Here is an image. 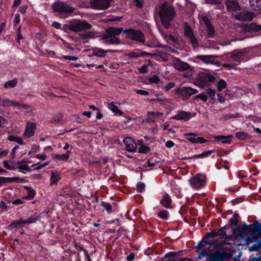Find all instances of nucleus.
Returning a JSON list of instances; mask_svg holds the SVG:
<instances>
[{
	"mask_svg": "<svg viewBox=\"0 0 261 261\" xmlns=\"http://www.w3.org/2000/svg\"><path fill=\"white\" fill-rule=\"evenodd\" d=\"M176 14L174 8L167 2H164L159 8V15L161 23L166 29H169L171 22Z\"/></svg>",
	"mask_w": 261,
	"mask_h": 261,
	"instance_id": "nucleus-1",
	"label": "nucleus"
},
{
	"mask_svg": "<svg viewBox=\"0 0 261 261\" xmlns=\"http://www.w3.org/2000/svg\"><path fill=\"white\" fill-rule=\"evenodd\" d=\"M251 224H242L241 226L233 229V232L240 237L244 239L246 244L249 245L253 242L252 236L255 233L261 234V232L253 230Z\"/></svg>",
	"mask_w": 261,
	"mask_h": 261,
	"instance_id": "nucleus-2",
	"label": "nucleus"
},
{
	"mask_svg": "<svg viewBox=\"0 0 261 261\" xmlns=\"http://www.w3.org/2000/svg\"><path fill=\"white\" fill-rule=\"evenodd\" d=\"M92 25L84 19H75L70 21L69 24H65L64 28L73 32H85L90 30Z\"/></svg>",
	"mask_w": 261,
	"mask_h": 261,
	"instance_id": "nucleus-3",
	"label": "nucleus"
},
{
	"mask_svg": "<svg viewBox=\"0 0 261 261\" xmlns=\"http://www.w3.org/2000/svg\"><path fill=\"white\" fill-rule=\"evenodd\" d=\"M248 54V51L246 48L234 49L225 55L226 60L225 61H229V59L230 58L237 63V65H239L241 62H246L249 59Z\"/></svg>",
	"mask_w": 261,
	"mask_h": 261,
	"instance_id": "nucleus-4",
	"label": "nucleus"
},
{
	"mask_svg": "<svg viewBox=\"0 0 261 261\" xmlns=\"http://www.w3.org/2000/svg\"><path fill=\"white\" fill-rule=\"evenodd\" d=\"M216 80L215 75L211 72H200L197 76V81L199 83L200 87H210L214 84Z\"/></svg>",
	"mask_w": 261,
	"mask_h": 261,
	"instance_id": "nucleus-5",
	"label": "nucleus"
},
{
	"mask_svg": "<svg viewBox=\"0 0 261 261\" xmlns=\"http://www.w3.org/2000/svg\"><path fill=\"white\" fill-rule=\"evenodd\" d=\"M198 90L190 87H180L174 89L175 94L178 95V97H181L183 100H187L191 95L198 93Z\"/></svg>",
	"mask_w": 261,
	"mask_h": 261,
	"instance_id": "nucleus-6",
	"label": "nucleus"
},
{
	"mask_svg": "<svg viewBox=\"0 0 261 261\" xmlns=\"http://www.w3.org/2000/svg\"><path fill=\"white\" fill-rule=\"evenodd\" d=\"M123 32L126 34L127 38L129 39L137 41L141 43H144L145 42V35L140 30L129 28L124 30Z\"/></svg>",
	"mask_w": 261,
	"mask_h": 261,
	"instance_id": "nucleus-7",
	"label": "nucleus"
},
{
	"mask_svg": "<svg viewBox=\"0 0 261 261\" xmlns=\"http://www.w3.org/2000/svg\"><path fill=\"white\" fill-rule=\"evenodd\" d=\"M52 7L54 12L60 13L70 14L75 10L74 7L69 6L66 3L60 1L55 3Z\"/></svg>",
	"mask_w": 261,
	"mask_h": 261,
	"instance_id": "nucleus-8",
	"label": "nucleus"
},
{
	"mask_svg": "<svg viewBox=\"0 0 261 261\" xmlns=\"http://www.w3.org/2000/svg\"><path fill=\"white\" fill-rule=\"evenodd\" d=\"M206 183L205 175L197 173L192 177L190 180L191 187L195 190L202 188Z\"/></svg>",
	"mask_w": 261,
	"mask_h": 261,
	"instance_id": "nucleus-9",
	"label": "nucleus"
},
{
	"mask_svg": "<svg viewBox=\"0 0 261 261\" xmlns=\"http://www.w3.org/2000/svg\"><path fill=\"white\" fill-rule=\"evenodd\" d=\"M232 254L224 251L216 250L211 253L206 261H220L231 258Z\"/></svg>",
	"mask_w": 261,
	"mask_h": 261,
	"instance_id": "nucleus-10",
	"label": "nucleus"
},
{
	"mask_svg": "<svg viewBox=\"0 0 261 261\" xmlns=\"http://www.w3.org/2000/svg\"><path fill=\"white\" fill-rule=\"evenodd\" d=\"M114 0H91V7L97 10H106L110 7L111 3Z\"/></svg>",
	"mask_w": 261,
	"mask_h": 261,
	"instance_id": "nucleus-11",
	"label": "nucleus"
},
{
	"mask_svg": "<svg viewBox=\"0 0 261 261\" xmlns=\"http://www.w3.org/2000/svg\"><path fill=\"white\" fill-rule=\"evenodd\" d=\"M195 113L193 115L190 112H187L185 111H178L176 115L171 117V119L176 120H183L184 121H188L192 117L195 115Z\"/></svg>",
	"mask_w": 261,
	"mask_h": 261,
	"instance_id": "nucleus-12",
	"label": "nucleus"
},
{
	"mask_svg": "<svg viewBox=\"0 0 261 261\" xmlns=\"http://www.w3.org/2000/svg\"><path fill=\"white\" fill-rule=\"evenodd\" d=\"M123 143L125 145V149L130 152H135L137 147L135 141L130 137H126L123 139Z\"/></svg>",
	"mask_w": 261,
	"mask_h": 261,
	"instance_id": "nucleus-13",
	"label": "nucleus"
},
{
	"mask_svg": "<svg viewBox=\"0 0 261 261\" xmlns=\"http://www.w3.org/2000/svg\"><path fill=\"white\" fill-rule=\"evenodd\" d=\"M233 17L240 21H251L254 18V14L249 11L241 12L234 15Z\"/></svg>",
	"mask_w": 261,
	"mask_h": 261,
	"instance_id": "nucleus-14",
	"label": "nucleus"
},
{
	"mask_svg": "<svg viewBox=\"0 0 261 261\" xmlns=\"http://www.w3.org/2000/svg\"><path fill=\"white\" fill-rule=\"evenodd\" d=\"M107 34L102 37V39H107L108 37H115L120 35L123 31L122 28H114L110 27L106 30Z\"/></svg>",
	"mask_w": 261,
	"mask_h": 261,
	"instance_id": "nucleus-15",
	"label": "nucleus"
},
{
	"mask_svg": "<svg viewBox=\"0 0 261 261\" xmlns=\"http://www.w3.org/2000/svg\"><path fill=\"white\" fill-rule=\"evenodd\" d=\"M10 106L13 107H21L24 109L27 108L26 105L23 104L21 105L20 103L11 100L8 98L0 97V107H8Z\"/></svg>",
	"mask_w": 261,
	"mask_h": 261,
	"instance_id": "nucleus-16",
	"label": "nucleus"
},
{
	"mask_svg": "<svg viewBox=\"0 0 261 261\" xmlns=\"http://www.w3.org/2000/svg\"><path fill=\"white\" fill-rule=\"evenodd\" d=\"M36 129V124L32 122H28L27 123L25 129L24 133V136L28 138H30L35 134Z\"/></svg>",
	"mask_w": 261,
	"mask_h": 261,
	"instance_id": "nucleus-17",
	"label": "nucleus"
},
{
	"mask_svg": "<svg viewBox=\"0 0 261 261\" xmlns=\"http://www.w3.org/2000/svg\"><path fill=\"white\" fill-rule=\"evenodd\" d=\"M92 55L96 56L99 58H103L106 56V53H118V51L117 50H105L102 48H100L98 47H93L92 48Z\"/></svg>",
	"mask_w": 261,
	"mask_h": 261,
	"instance_id": "nucleus-18",
	"label": "nucleus"
},
{
	"mask_svg": "<svg viewBox=\"0 0 261 261\" xmlns=\"http://www.w3.org/2000/svg\"><path fill=\"white\" fill-rule=\"evenodd\" d=\"M243 30L245 32L256 34L261 31V25H257L255 23L245 24L243 26Z\"/></svg>",
	"mask_w": 261,
	"mask_h": 261,
	"instance_id": "nucleus-19",
	"label": "nucleus"
},
{
	"mask_svg": "<svg viewBox=\"0 0 261 261\" xmlns=\"http://www.w3.org/2000/svg\"><path fill=\"white\" fill-rule=\"evenodd\" d=\"M225 5L228 12L237 11L241 9V6L236 0H227Z\"/></svg>",
	"mask_w": 261,
	"mask_h": 261,
	"instance_id": "nucleus-20",
	"label": "nucleus"
},
{
	"mask_svg": "<svg viewBox=\"0 0 261 261\" xmlns=\"http://www.w3.org/2000/svg\"><path fill=\"white\" fill-rule=\"evenodd\" d=\"M174 67L179 71H184L188 70L190 66L186 62L181 61L179 59H176L174 63Z\"/></svg>",
	"mask_w": 261,
	"mask_h": 261,
	"instance_id": "nucleus-21",
	"label": "nucleus"
},
{
	"mask_svg": "<svg viewBox=\"0 0 261 261\" xmlns=\"http://www.w3.org/2000/svg\"><path fill=\"white\" fill-rule=\"evenodd\" d=\"M172 202V200L171 199V198L168 193H165L162 196V199L160 201V203L164 207L167 208H169L171 207Z\"/></svg>",
	"mask_w": 261,
	"mask_h": 261,
	"instance_id": "nucleus-22",
	"label": "nucleus"
},
{
	"mask_svg": "<svg viewBox=\"0 0 261 261\" xmlns=\"http://www.w3.org/2000/svg\"><path fill=\"white\" fill-rule=\"evenodd\" d=\"M217 57L215 55H197L195 57L196 59H198L206 64H212L214 63V59Z\"/></svg>",
	"mask_w": 261,
	"mask_h": 261,
	"instance_id": "nucleus-23",
	"label": "nucleus"
},
{
	"mask_svg": "<svg viewBox=\"0 0 261 261\" xmlns=\"http://www.w3.org/2000/svg\"><path fill=\"white\" fill-rule=\"evenodd\" d=\"M232 137V136H223V135H215L213 137V138L217 140L221 141L222 143L223 144H229L231 143V138Z\"/></svg>",
	"mask_w": 261,
	"mask_h": 261,
	"instance_id": "nucleus-24",
	"label": "nucleus"
},
{
	"mask_svg": "<svg viewBox=\"0 0 261 261\" xmlns=\"http://www.w3.org/2000/svg\"><path fill=\"white\" fill-rule=\"evenodd\" d=\"M153 54L146 51L137 53L134 51L129 52L127 54V56L129 58H137L139 57H144L146 56H152Z\"/></svg>",
	"mask_w": 261,
	"mask_h": 261,
	"instance_id": "nucleus-25",
	"label": "nucleus"
},
{
	"mask_svg": "<svg viewBox=\"0 0 261 261\" xmlns=\"http://www.w3.org/2000/svg\"><path fill=\"white\" fill-rule=\"evenodd\" d=\"M61 173L59 171H51L50 177V185H54L61 179Z\"/></svg>",
	"mask_w": 261,
	"mask_h": 261,
	"instance_id": "nucleus-26",
	"label": "nucleus"
},
{
	"mask_svg": "<svg viewBox=\"0 0 261 261\" xmlns=\"http://www.w3.org/2000/svg\"><path fill=\"white\" fill-rule=\"evenodd\" d=\"M70 152H71L70 151L67 150L65 154H54L52 155V158L54 160L66 161L69 158Z\"/></svg>",
	"mask_w": 261,
	"mask_h": 261,
	"instance_id": "nucleus-27",
	"label": "nucleus"
},
{
	"mask_svg": "<svg viewBox=\"0 0 261 261\" xmlns=\"http://www.w3.org/2000/svg\"><path fill=\"white\" fill-rule=\"evenodd\" d=\"M23 226L24 225L23 222L22 221V219H19L18 220L13 221L11 224H10L7 226V229L12 230L14 228H17Z\"/></svg>",
	"mask_w": 261,
	"mask_h": 261,
	"instance_id": "nucleus-28",
	"label": "nucleus"
},
{
	"mask_svg": "<svg viewBox=\"0 0 261 261\" xmlns=\"http://www.w3.org/2000/svg\"><path fill=\"white\" fill-rule=\"evenodd\" d=\"M183 29L184 30V36L186 38H189L194 35L191 26L187 22L184 23Z\"/></svg>",
	"mask_w": 261,
	"mask_h": 261,
	"instance_id": "nucleus-29",
	"label": "nucleus"
},
{
	"mask_svg": "<svg viewBox=\"0 0 261 261\" xmlns=\"http://www.w3.org/2000/svg\"><path fill=\"white\" fill-rule=\"evenodd\" d=\"M104 43L108 45L110 44H120V39L116 37H108L107 39H102Z\"/></svg>",
	"mask_w": 261,
	"mask_h": 261,
	"instance_id": "nucleus-30",
	"label": "nucleus"
},
{
	"mask_svg": "<svg viewBox=\"0 0 261 261\" xmlns=\"http://www.w3.org/2000/svg\"><path fill=\"white\" fill-rule=\"evenodd\" d=\"M205 4L212 5H217V9H224V6L222 5L223 0H204Z\"/></svg>",
	"mask_w": 261,
	"mask_h": 261,
	"instance_id": "nucleus-31",
	"label": "nucleus"
},
{
	"mask_svg": "<svg viewBox=\"0 0 261 261\" xmlns=\"http://www.w3.org/2000/svg\"><path fill=\"white\" fill-rule=\"evenodd\" d=\"M64 122L63 119V115L61 113L55 115L54 117H52L51 120L50 121L52 123H56V124H62Z\"/></svg>",
	"mask_w": 261,
	"mask_h": 261,
	"instance_id": "nucleus-32",
	"label": "nucleus"
},
{
	"mask_svg": "<svg viewBox=\"0 0 261 261\" xmlns=\"http://www.w3.org/2000/svg\"><path fill=\"white\" fill-rule=\"evenodd\" d=\"M240 215L238 213H234L232 218L229 220L228 225H230V227L237 226L239 222V218Z\"/></svg>",
	"mask_w": 261,
	"mask_h": 261,
	"instance_id": "nucleus-33",
	"label": "nucleus"
},
{
	"mask_svg": "<svg viewBox=\"0 0 261 261\" xmlns=\"http://www.w3.org/2000/svg\"><path fill=\"white\" fill-rule=\"evenodd\" d=\"M108 108L113 112L118 114L120 116L123 115V112H122V111L119 110L118 106L115 105L113 102H111V103H109Z\"/></svg>",
	"mask_w": 261,
	"mask_h": 261,
	"instance_id": "nucleus-34",
	"label": "nucleus"
},
{
	"mask_svg": "<svg viewBox=\"0 0 261 261\" xmlns=\"http://www.w3.org/2000/svg\"><path fill=\"white\" fill-rule=\"evenodd\" d=\"M250 7L255 11L261 10V0H255L250 4Z\"/></svg>",
	"mask_w": 261,
	"mask_h": 261,
	"instance_id": "nucleus-35",
	"label": "nucleus"
},
{
	"mask_svg": "<svg viewBox=\"0 0 261 261\" xmlns=\"http://www.w3.org/2000/svg\"><path fill=\"white\" fill-rule=\"evenodd\" d=\"M25 161H23L22 162L18 161L17 162V165H18V166L17 168L20 171L22 172V173H24L22 170H25L28 172H31L32 171L31 168L30 166L26 164H21L22 163H24Z\"/></svg>",
	"mask_w": 261,
	"mask_h": 261,
	"instance_id": "nucleus-36",
	"label": "nucleus"
},
{
	"mask_svg": "<svg viewBox=\"0 0 261 261\" xmlns=\"http://www.w3.org/2000/svg\"><path fill=\"white\" fill-rule=\"evenodd\" d=\"M39 219V216L36 217L31 216L30 217H28L25 219H22V221L23 222V225L30 224V223H36Z\"/></svg>",
	"mask_w": 261,
	"mask_h": 261,
	"instance_id": "nucleus-37",
	"label": "nucleus"
},
{
	"mask_svg": "<svg viewBox=\"0 0 261 261\" xmlns=\"http://www.w3.org/2000/svg\"><path fill=\"white\" fill-rule=\"evenodd\" d=\"M17 82L18 80L16 79L6 82L4 84V88L8 89L15 87L17 84Z\"/></svg>",
	"mask_w": 261,
	"mask_h": 261,
	"instance_id": "nucleus-38",
	"label": "nucleus"
},
{
	"mask_svg": "<svg viewBox=\"0 0 261 261\" xmlns=\"http://www.w3.org/2000/svg\"><path fill=\"white\" fill-rule=\"evenodd\" d=\"M214 152V150H210L206 151H203L201 154H195L194 155H193V157L196 159L206 158L209 156Z\"/></svg>",
	"mask_w": 261,
	"mask_h": 261,
	"instance_id": "nucleus-39",
	"label": "nucleus"
},
{
	"mask_svg": "<svg viewBox=\"0 0 261 261\" xmlns=\"http://www.w3.org/2000/svg\"><path fill=\"white\" fill-rule=\"evenodd\" d=\"M227 87V83L223 79H220L217 83V88L218 92H221Z\"/></svg>",
	"mask_w": 261,
	"mask_h": 261,
	"instance_id": "nucleus-40",
	"label": "nucleus"
},
{
	"mask_svg": "<svg viewBox=\"0 0 261 261\" xmlns=\"http://www.w3.org/2000/svg\"><path fill=\"white\" fill-rule=\"evenodd\" d=\"M14 178H10V177H6L0 176V188L3 186H6L12 182Z\"/></svg>",
	"mask_w": 261,
	"mask_h": 261,
	"instance_id": "nucleus-41",
	"label": "nucleus"
},
{
	"mask_svg": "<svg viewBox=\"0 0 261 261\" xmlns=\"http://www.w3.org/2000/svg\"><path fill=\"white\" fill-rule=\"evenodd\" d=\"M158 216L162 220H167L169 218V214L166 210H162L158 213Z\"/></svg>",
	"mask_w": 261,
	"mask_h": 261,
	"instance_id": "nucleus-42",
	"label": "nucleus"
},
{
	"mask_svg": "<svg viewBox=\"0 0 261 261\" xmlns=\"http://www.w3.org/2000/svg\"><path fill=\"white\" fill-rule=\"evenodd\" d=\"M28 192V196L32 200L34 199L36 191L32 187L29 186H24L23 188Z\"/></svg>",
	"mask_w": 261,
	"mask_h": 261,
	"instance_id": "nucleus-43",
	"label": "nucleus"
},
{
	"mask_svg": "<svg viewBox=\"0 0 261 261\" xmlns=\"http://www.w3.org/2000/svg\"><path fill=\"white\" fill-rule=\"evenodd\" d=\"M185 136H188L189 137L187 138V139L193 143H197V139L196 137H192L197 136V135L195 133H189L185 134Z\"/></svg>",
	"mask_w": 261,
	"mask_h": 261,
	"instance_id": "nucleus-44",
	"label": "nucleus"
},
{
	"mask_svg": "<svg viewBox=\"0 0 261 261\" xmlns=\"http://www.w3.org/2000/svg\"><path fill=\"white\" fill-rule=\"evenodd\" d=\"M188 39H189L190 43L194 49L197 48L199 47V42L194 35Z\"/></svg>",
	"mask_w": 261,
	"mask_h": 261,
	"instance_id": "nucleus-45",
	"label": "nucleus"
},
{
	"mask_svg": "<svg viewBox=\"0 0 261 261\" xmlns=\"http://www.w3.org/2000/svg\"><path fill=\"white\" fill-rule=\"evenodd\" d=\"M201 99L202 101L205 102L207 100L208 96L205 92H202L194 97V100Z\"/></svg>",
	"mask_w": 261,
	"mask_h": 261,
	"instance_id": "nucleus-46",
	"label": "nucleus"
},
{
	"mask_svg": "<svg viewBox=\"0 0 261 261\" xmlns=\"http://www.w3.org/2000/svg\"><path fill=\"white\" fill-rule=\"evenodd\" d=\"M205 93H206V95H208L211 98V100H215V95L216 94L215 90L209 88L206 89Z\"/></svg>",
	"mask_w": 261,
	"mask_h": 261,
	"instance_id": "nucleus-47",
	"label": "nucleus"
},
{
	"mask_svg": "<svg viewBox=\"0 0 261 261\" xmlns=\"http://www.w3.org/2000/svg\"><path fill=\"white\" fill-rule=\"evenodd\" d=\"M101 206L106 209L108 214H110L112 212V205L109 203L102 201Z\"/></svg>",
	"mask_w": 261,
	"mask_h": 261,
	"instance_id": "nucleus-48",
	"label": "nucleus"
},
{
	"mask_svg": "<svg viewBox=\"0 0 261 261\" xmlns=\"http://www.w3.org/2000/svg\"><path fill=\"white\" fill-rule=\"evenodd\" d=\"M182 252V251H178V252H175V251H171L167 253H166L165 255V258H168V257H178L180 256V253Z\"/></svg>",
	"mask_w": 261,
	"mask_h": 261,
	"instance_id": "nucleus-49",
	"label": "nucleus"
},
{
	"mask_svg": "<svg viewBox=\"0 0 261 261\" xmlns=\"http://www.w3.org/2000/svg\"><path fill=\"white\" fill-rule=\"evenodd\" d=\"M235 136L240 140H245L247 136V133L244 132H239L235 134Z\"/></svg>",
	"mask_w": 261,
	"mask_h": 261,
	"instance_id": "nucleus-50",
	"label": "nucleus"
},
{
	"mask_svg": "<svg viewBox=\"0 0 261 261\" xmlns=\"http://www.w3.org/2000/svg\"><path fill=\"white\" fill-rule=\"evenodd\" d=\"M137 191L139 193H143L145 191V185L143 182H139L137 185Z\"/></svg>",
	"mask_w": 261,
	"mask_h": 261,
	"instance_id": "nucleus-51",
	"label": "nucleus"
},
{
	"mask_svg": "<svg viewBox=\"0 0 261 261\" xmlns=\"http://www.w3.org/2000/svg\"><path fill=\"white\" fill-rule=\"evenodd\" d=\"M205 244L206 245L210 244V242L207 241V240H203L200 241L199 243H198L197 245L196 246V248L197 250V251H199L200 250L202 249L204 247V244Z\"/></svg>",
	"mask_w": 261,
	"mask_h": 261,
	"instance_id": "nucleus-52",
	"label": "nucleus"
},
{
	"mask_svg": "<svg viewBox=\"0 0 261 261\" xmlns=\"http://www.w3.org/2000/svg\"><path fill=\"white\" fill-rule=\"evenodd\" d=\"M150 150V149L149 147L144 145H141V146L139 148L138 152L141 153H147Z\"/></svg>",
	"mask_w": 261,
	"mask_h": 261,
	"instance_id": "nucleus-53",
	"label": "nucleus"
},
{
	"mask_svg": "<svg viewBox=\"0 0 261 261\" xmlns=\"http://www.w3.org/2000/svg\"><path fill=\"white\" fill-rule=\"evenodd\" d=\"M253 230L258 232H261V223L258 222H255L251 225Z\"/></svg>",
	"mask_w": 261,
	"mask_h": 261,
	"instance_id": "nucleus-54",
	"label": "nucleus"
},
{
	"mask_svg": "<svg viewBox=\"0 0 261 261\" xmlns=\"http://www.w3.org/2000/svg\"><path fill=\"white\" fill-rule=\"evenodd\" d=\"M147 115L149 117L147 118V122H155V112L151 111L148 112Z\"/></svg>",
	"mask_w": 261,
	"mask_h": 261,
	"instance_id": "nucleus-55",
	"label": "nucleus"
},
{
	"mask_svg": "<svg viewBox=\"0 0 261 261\" xmlns=\"http://www.w3.org/2000/svg\"><path fill=\"white\" fill-rule=\"evenodd\" d=\"M202 20L206 25V28H208L213 25L211 20L206 16H203L202 17Z\"/></svg>",
	"mask_w": 261,
	"mask_h": 261,
	"instance_id": "nucleus-56",
	"label": "nucleus"
},
{
	"mask_svg": "<svg viewBox=\"0 0 261 261\" xmlns=\"http://www.w3.org/2000/svg\"><path fill=\"white\" fill-rule=\"evenodd\" d=\"M230 225H228V224L225 225L224 226H223V227L221 228L219 230V232L220 231L221 233H222V234L223 236V238H226V237H227V234H226V229L227 228H230Z\"/></svg>",
	"mask_w": 261,
	"mask_h": 261,
	"instance_id": "nucleus-57",
	"label": "nucleus"
},
{
	"mask_svg": "<svg viewBox=\"0 0 261 261\" xmlns=\"http://www.w3.org/2000/svg\"><path fill=\"white\" fill-rule=\"evenodd\" d=\"M160 78L156 75H154L148 79V81L151 83L158 84L160 82Z\"/></svg>",
	"mask_w": 261,
	"mask_h": 261,
	"instance_id": "nucleus-58",
	"label": "nucleus"
},
{
	"mask_svg": "<svg viewBox=\"0 0 261 261\" xmlns=\"http://www.w3.org/2000/svg\"><path fill=\"white\" fill-rule=\"evenodd\" d=\"M237 66L236 64H227L224 63L222 64V67L227 69L228 70H231L232 69H235Z\"/></svg>",
	"mask_w": 261,
	"mask_h": 261,
	"instance_id": "nucleus-59",
	"label": "nucleus"
},
{
	"mask_svg": "<svg viewBox=\"0 0 261 261\" xmlns=\"http://www.w3.org/2000/svg\"><path fill=\"white\" fill-rule=\"evenodd\" d=\"M208 251H207L206 249H203L198 255V259H202L206 255H210L211 254H208Z\"/></svg>",
	"mask_w": 261,
	"mask_h": 261,
	"instance_id": "nucleus-60",
	"label": "nucleus"
},
{
	"mask_svg": "<svg viewBox=\"0 0 261 261\" xmlns=\"http://www.w3.org/2000/svg\"><path fill=\"white\" fill-rule=\"evenodd\" d=\"M139 71L143 74H146L148 72V67L146 64H144L141 68H139Z\"/></svg>",
	"mask_w": 261,
	"mask_h": 261,
	"instance_id": "nucleus-61",
	"label": "nucleus"
},
{
	"mask_svg": "<svg viewBox=\"0 0 261 261\" xmlns=\"http://www.w3.org/2000/svg\"><path fill=\"white\" fill-rule=\"evenodd\" d=\"M175 86V84L174 82H169L165 87V90L166 92H168L171 89L174 88Z\"/></svg>",
	"mask_w": 261,
	"mask_h": 261,
	"instance_id": "nucleus-62",
	"label": "nucleus"
},
{
	"mask_svg": "<svg viewBox=\"0 0 261 261\" xmlns=\"http://www.w3.org/2000/svg\"><path fill=\"white\" fill-rule=\"evenodd\" d=\"M207 31H208V36L210 38H213L214 36V34L215 33V31L213 28V26L212 25L208 28H207Z\"/></svg>",
	"mask_w": 261,
	"mask_h": 261,
	"instance_id": "nucleus-63",
	"label": "nucleus"
},
{
	"mask_svg": "<svg viewBox=\"0 0 261 261\" xmlns=\"http://www.w3.org/2000/svg\"><path fill=\"white\" fill-rule=\"evenodd\" d=\"M20 21V15L18 13H16L15 14V17H14V25L16 26L17 25Z\"/></svg>",
	"mask_w": 261,
	"mask_h": 261,
	"instance_id": "nucleus-64",
	"label": "nucleus"
}]
</instances>
